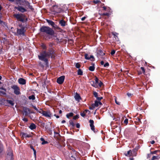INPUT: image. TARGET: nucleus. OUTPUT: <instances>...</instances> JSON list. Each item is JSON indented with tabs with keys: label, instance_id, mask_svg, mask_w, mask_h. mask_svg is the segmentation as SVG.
<instances>
[{
	"label": "nucleus",
	"instance_id": "nucleus-1",
	"mask_svg": "<svg viewBox=\"0 0 160 160\" xmlns=\"http://www.w3.org/2000/svg\"><path fill=\"white\" fill-rule=\"evenodd\" d=\"M53 45L52 43H50L49 46L50 48L48 52H46L45 51H42L40 53V55L38 56L39 59L42 61H44L46 63L48 62V58H49L51 55L52 58H54L55 55L54 54V51L51 48Z\"/></svg>",
	"mask_w": 160,
	"mask_h": 160
},
{
	"label": "nucleus",
	"instance_id": "nucleus-2",
	"mask_svg": "<svg viewBox=\"0 0 160 160\" xmlns=\"http://www.w3.org/2000/svg\"><path fill=\"white\" fill-rule=\"evenodd\" d=\"M40 30L41 32L49 35L52 36L54 34V31L49 27L42 26Z\"/></svg>",
	"mask_w": 160,
	"mask_h": 160
},
{
	"label": "nucleus",
	"instance_id": "nucleus-3",
	"mask_svg": "<svg viewBox=\"0 0 160 160\" xmlns=\"http://www.w3.org/2000/svg\"><path fill=\"white\" fill-rule=\"evenodd\" d=\"M13 156L12 151L11 148H8L6 156V160H13Z\"/></svg>",
	"mask_w": 160,
	"mask_h": 160
},
{
	"label": "nucleus",
	"instance_id": "nucleus-4",
	"mask_svg": "<svg viewBox=\"0 0 160 160\" xmlns=\"http://www.w3.org/2000/svg\"><path fill=\"white\" fill-rule=\"evenodd\" d=\"M20 1L21 4L24 6L26 8L27 7L32 11L34 10V9L30 5V3L28 1L26 0H21Z\"/></svg>",
	"mask_w": 160,
	"mask_h": 160
},
{
	"label": "nucleus",
	"instance_id": "nucleus-5",
	"mask_svg": "<svg viewBox=\"0 0 160 160\" xmlns=\"http://www.w3.org/2000/svg\"><path fill=\"white\" fill-rule=\"evenodd\" d=\"M13 16L19 21L22 22H23L24 21V16L22 14H14Z\"/></svg>",
	"mask_w": 160,
	"mask_h": 160
},
{
	"label": "nucleus",
	"instance_id": "nucleus-6",
	"mask_svg": "<svg viewBox=\"0 0 160 160\" xmlns=\"http://www.w3.org/2000/svg\"><path fill=\"white\" fill-rule=\"evenodd\" d=\"M39 112L41 113L43 116L46 117H51L52 116V114L50 111H42V112L41 111Z\"/></svg>",
	"mask_w": 160,
	"mask_h": 160
},
{
	"label": "nucleus",
	"instance_id": "nucleus-7",
	"mask_svg": "<svg viewBox=\"0 0 160 160\" xmlns=\"http://www.w3.org/2000/svg\"><path fill=\"white\" fill-rule=\"evenodd\" d=\"M12 88L14 90V93L16 95L20 94V89L16 85H14L12 87Z\"/></svg>",
	"mask_w": 160,
	"mask_h": 160
},
{
	"label": "nucleus",
	"instance_id": "nucleus-8",
	"mask_svg": "<svg viewBox=\"0 0 160 160\" xmlns=\"http://www.w3.org/2000/svg\"><path fill=\"white\" fill-rule=\"evenodd\" d=\"M25 31V28L23 27L20 29H18L17 32L18 35L24 36L25 35L24 32Z\"/></svg>",
	"mask_w": 160,
	"mask_h": 160
},
{
	"label": "nucleus",
	"instance_id": "nucleus-9",
	"mask_svg": "<svg viewBox=\"0 0 160 160\" xmlns=\"http://www.w3.org/2000/svg\"><path fill=\"white\" fill-rule=\"evenodd\" d=\"M65 79V76H62L57 79V82L59 84H62L64 82Z\"/></svg>",
	"mask_w": 160,
	"mask_h": 160
},
{
	"label": "nucleus",
	"instance_id": "nucleus-10",
	"mask_svg": "<svg viewBox=\"0 0 160 160\" xmlns=\"http://www.w3.org/2000/svg\"><path fill=\"white\" fill-rule=\"evenodd\" d=\"M15 8L18 11L22 12H24L27 11L26 9L22 6H18V7H15Z\"/></svg>",
	"mask_w": 160,
	"mask_h": 160
},
{
	"label": "nucleus",
	"instance_id": "nucleus-11",
	"mask_svg": "<svg viewBox=\"0 0 160 160\" xmlns=\"http://www.w3.org/2000/svg\"><path fill=\"white\" fill-rule=\"evenodd\" d=\"M47 22L49 24L51 25L53 27H54L55 28H56L57 29H60V28L58 27L57 26H54L55 23H54L51 20H49L48 19L46 20Z\"/></svg>",
	"mask_w": 160,
	"mask_h": 160
},
{
	"label": "nucleus",
	"instance_id": "nucleus-12",
	"mask_svg": "<svg viewBox=\"0 0 160 160\" xmlns=\"http://www.w3.org/2000/svg\"><path fill=\"white\" fill-rule=\"evenodd\" d=\"M85 58L87 60H89L91 59H91V60L92 61H93L94 60V58L93 56L90 55L89 56L88 54H85Z\"/></svg>",
	"mask_w": 160,
	"mask_h": 160
},
{
	"label": "nucleus",
	"instance_id": "nucleus-13",
	"mask_svg": "<svg viewBox=\"0 0 160 160\" xmlns=\"http://www.w3.org/2000/svg\"><path fill=\"white\" fill-rule=\"evenodd\" d=\"M90 123V126L92 130L94 131L95 130L94 126V121L92 120H90L89 121Z\"/></svg>",
	"mask_w": 160,
	"mask_h": 160
},
{
	"label": "nucleus",
	"instance_id": "nucleus-14",
	"mask_svg": "<svg viewBox=\"0 0 160 160\" xmlns=\"http://www.w3.org/2000/svg\"><path fill=\"white\" fill-rule=\"evenodd\" d=\"M74 98L75 100L78 102H79L80 100L81 99V98L80 95L77 93H76Z\"/></svg>",
	"mask_w": 160,
	"mask_h": 160
},
{
	"label": "nucleus",
	"instance_id": "nucleus-15",
	"mask_svg": "<svg viewBox=\"0 0 160 160\" xmlns=\"http://www.w3.org/2000/svg\"><path fill=\"white\" fill-rule=\"evenodd\" d=\"M93 95L97 98L98 100L100 101L102 99V97H99L98 96V93L94 91L93 92Z\"/></svg>",
	"mask_w": 160,
	"mask_h": 160
},
{
	"label": "nucleus",
	"instance_id": "nucleus-16",
	"mask_svg": "<svg viewBox=\"0 0 160 160\" xmlns=\"http://www.w3.org/2000/svg\"><path fill=\"white\" fill-rule=\"evenodd\" d=\"M19 84L22 85H24L26 84V80L22 78H20L18 80Z\"/></svg>",
	"mask_w": 160,
	"mask_h": 160
},
{
	"label": "nucleus",
	"instance_id": "nucleus-17",
	"mask_svg": "<svg viewBox=\"0 0 160 160\" xmlns=\"http://www.w3.org/2000/svg\"><path fill=\"white\" fill-rule=\"evenodd\" d=\"M21 136L23 137L29 138L31 137L30 135L24 132H21L20 134Z\"/></svg>",
	"mask_w": 160,
	"mask_h": 160
},
{
	"label": "nucleus",
	"instance_id": "nucleus-18",
	"mask_svg": "<svg viewBox=\"0 0 160 160\" xmlns=\"http://www.w3.org/2000/svg\"><path fill=\"white\" fill-rule=\"evenodd\" d=\"M23 111L25 116H27L29 113L30 110L28 108H24L23 110Z\"/></svg>",
	"mask_w": 160,
	"mask_h": 160
},
{
	"label": "nucleus",
	"instance_id": "nucleus-19",
	"mask_svg": "<svg viewBox=\"0 0 160 160\" xmlns=\"http://www.w3.org/2000/svg\"><path fill=\"white\" fill-rule=\"evenodd\" d=\"M59 23L62 26L64 27L66 26V22L63 20H62L59 22Z\"/></svg>",
	"mask_w": 160,
	"mask_h": 160
},
{
	"label": "nucleus",
	"instance_id": "nucleus-20",
	"mask_svg": "<svg viewBox=\"0 0 160 160\" xmlns=\"http://www.w3.org/2000/svg\"><path fill=\"white\" fill-rule=\"evenodd\" d=\"M29 128L30 129L33 130L36 128V125L34 123H32L29 126Z\"/></svg>",
	"mask_w": 160,
	"mask_h": 160
},
{
	"label": "nucleus",
	"instance_id": "nucleus-21",
	"mask_svg": "<svg viewBox=\"0 0 160 160\" xmlns=\"http://www.w3.org/2000/svg\"><path fill=\"white\" fill-rule=\"evenodd\" d=\"M125 156H130L132 155V151L131 150L128 151L127 153L125 154Z\"/></svg>",
	"mask_w": 160,
	"mask_h": 160
},
{
	"label": "nucleus",
	"instance_id": "nucleus-22",
	"mask_svg": "<svg viewBox=\"0 0 160 160\" xmlns=\"http://www.w3.org/2000/svg\"><path fill=\"white\" fill-rule=\"evenodd\" d=\"M40 140L42 141V145L45 144H47L48 143V142L47 141H45L44 140V139L43 138H40Z\"/></svg>",
	"mask_w": 160,
	"mask_h": 160
},
{
	"label": "nucleus",
	"instance_id": "nucleus-23",
	"mask_svg": "<svg viewBox=\"0 0 160 160\" xmlns=\"http://www.w3.org/2000/svg\"><path fill=\"white\" fill-rule=\"evenodd\" d=\"M98 101H95L94 103L92 104L93 106L95 108L98 107L99 106V103H98Z\"/></svg>",
	"mask_w": 160,
	"mask_h": 160
},
{
	"label": "nucleus",
	"instance_id": "nucleus-24",
	"mask_svg": "<svg viewBox=\"0 0 160 160\" xmlns=\"http://www.w3.org/2000/svg\"><path fill=\"white\" fill-rule=\"evenodd\" d=\"M160 158V157L159 156H153L152 157L151 160H155L156 159H158L159 158Z\"/></svg>",
	"mask_w": 160,
	"mask_h": 160
},
{
	"label": "nucleus",
	"instance_id": "nucleus-25",
	"mask_svg": "<svg viewBox=\"0 0 160 160\" xmlns=\"http://www.w3.org/2000/svg\"><path fill=\"white\" fill-rule=\"evenodd\" d=\"M73 114L72 112H70L67 114L66 115L67 118H69L70 117L73 116Z\"/></svg>",
	"mask_w": 160,
	"mask_h": 160
},
{
	"label": "nucleus",
	"instance_id": "nucleus-26",
	"mask_svg": "<svg viewBox=\"0 0 160 160\" xmlns=\"http://www.w3.org/2000/svg\"><path fill=\"white\" fill-rule=\"evenodd\" d=\"M95 69V67L94 66H90L89 68V70L91 71H93Z\"/></svg>",
	"mask_w": 160,
	"mask_h": 160
},
{
	"label": "nucleus",
	"instance_id": "nucleus-27",
	"mask_svg": "<svg viewBox=\"0 0 160 160\" xmlns=\"http://www.w3.org/2000/svg\"><path fill=\"white\" fill-rule=\"evenodd\" d=\"M78 75H82L83 74L82 70L81 69H79L78 71Z\"/></svg>",
	"mask_w": 160,
	"mask_h": 160
},
{
	"label": "nucleus",
	"instance_id": "nucleus-28",
	"mask_svg": "<svg viewBox=\"0 0 160 160\" xmlns=\"http://www.w3.org/2000/svg\"><path fill=\"white\" fill-rule=\"evenodd\" d=\"M3 150V146L1 142H0V153Z\"/></svg>",
	"mask_w": 160,
	"mask_h": 160
},
{
	"label": "nucleus",
	"instance_id": "nucleus-29",
	"mask_svg": "<svg viewBox=\"0 0 160 160\" xmlns=\"http://www.w3.org/2000/svg\"><path fill=\"white\" fill-rule=\"evenodd\" d=\"M28 98L30 100H34L35 99V97L34 95H32L31 96H29L28 97Z\"/></svg>",
	"mask_w": 160,
	"mask_h": 160
},
{
	"label": "nucleus",
	"instance_id": "nucleus-30",
	"mask_svg": "<svg viewBox=\"0 0 160 160\" xmlns=\"http://www.w3.org/2000/svg\"><path fill=\"white\" fill-rule=\"evenodd\" d=\"M8 103L10 104H11L12 106H13L14 104V103L11 100H8L7 101Z\"/></svg>",
	"mask_w": 160,
	"mask_h": 160
},
{
	"label": "nucleus",
	"instance_id": "nucleus-31",
	"mask_svg": "<svg viewBox=\"0 0 160 160\" xmlns=\"http://www.w3.org/2000/svg\"><path fill=\"white\" fill-rule=\"evenodd\" d=\"M69 124L70 125H71L72 127H73L75 126V124L73 122L72 120H70L69 121Z\"/></svg>",
	"mask_w": 160,
	"mask_h": 160
},
{
	"label": "nucleus",
	"instance_id": "nucleus-32",
	"mask_svg": "<svg viewBox=\"0 0 160 160\" xmlns=\"http://www.w3.org/2000/svg\"><path fill=\"white\" fill-rule=\"evenodd\" d=\"M41 46L43 49H46L47 48L46 46L44 44H42Z\"/></svg>",
	"mask_w": 160,
	"mask_h": 160
},
{
	"label": "nucleus",
	"instance_id": "nucleus-33",
	"mask_svg": "<svg viewBox=\"0 0 160 160\" xmlns=\"http://www.w3.org/2000/svg\"><path fill=\"white\" fill-rule=\"evenodd\" d=\"M76 67L78 68H79L80 67V65L79 63H77L75 64Z\"/></svg>",
	"mask_w": 160,
	"mask_h": 160
},
{
	"label": "nucleus",
	"instance_id": "nucleus-34",
	"mask_svg": "<svg viewBox=\"0 0 160 160\" xmlns=\"http://www.w3.org/2000/svg\"><path fill=\"white\" fill-rule=\"evenodd\" d=\"M93 2L95 4H97L99 3H100L101 1L99 0H96L93 1Z\"/></svg>",
	"mask_w": 160,
	"mask_h": 160
},
{
	"label": "nucleus",
	"instance_id": "nucleus-35",
	"mask_svg": "<svg viewBox=\"0 0 160 160\" xmlns=\"http://www.w3.org/2000/svg\"><path fill=\"white\" fill-rule=\"evenodd\" d=\"M92 82L93 84H92V85L93 87L95 88H97V87H98V86L94 82Z\"/></svg>",
	"mask_w": 160,
	"mask_h": 160
},
{
	"label": "nucleus",
	"instance_id": "nucleus-36",
	"mask_svg": "<svg viewBox=\"0 0 160 160\" xmlns=\"http://www.w3.org/2000/svg\"><path fill=\"white\" fill-rule=\"evenodd\" d=\"M117 98L116 97H115V103H116V104H117L118 105H120V102H119L117 101Z\"/></svg>",
	"mask_w": 160,
	"mask_h": 160
},
{
	"label": "nucleus",
	"instance_id": "nucleus-37",
	"mask_svg": "<svg viewBox=\"0 0 160 160\" xmlns=\"http://www.w3.org/2000/svg\"><path fill=\"white\" fill-rule=\"evenodd\" d=\"M95 80V83L97 84H98L99 82V81H98L99 80H98V78L97 77H96Z\"/></svg>",
	"mask_w": 160,
	"mask_h": 160
},
{
	"label": "nucleus",
	"instance_id": "nucleus-38",
	"mask_svg": "<svg viewBox=\"0 0 160 160\" xmlns=\"http://www.w3.org/2000/svg\"><path fill=\"white\" fill-rule=\"evenodd\" d=\"M103 65L104 67H108L109 66V64L108 62H106Z\"/></svg>",
	"mask_w": 160,
	"mask_h": 160
},
{
	"label": "nucleus",
	"instance_id": "nucleus-39",
	"mask_svg": "<svg viewBox=\"0 0 160 160\" xmlns=\"http://www.w3.org/2000/svg\"><path fill=\"white\" fill-rule=\"evenodd\" d=\"M79 118V115H76L75 116H74L73 117V119L75 120L77 119H78Z\"/></svg>",
	"mask_w": 160,
	"mask_h": 160
},
{
	"label": "nucleus",
	"instance_id": "nucleus-40",
	"mask_svg": "<svg viewBox=\"0 0 160 160\" xmlns=\"http://www.w3.org/2000/svg\"><path fill=\"white\" fill-rule=\"evenodd\" d=\"M128 119H126L124 121V123L126 124H127L128 123Z\"/></svg>",
	"mask_w": 160,
	"mask_h": 160
},
{
	"label": "nucleus",
	"instance_id": "nucleus-41",
	"mask_svg": "<svg viewBox=\"0 0 160 160\" xmlns=\"http://www.w3.org/2000/svg\"><path fill=\"white\" fill-rule=\"evenodd\" d=\"M22 120L25 122H27L28 121V119L27 118H24L22 119Z\"/></svg>",
	"mask_w": 160,
	"mask_h": 160
},
{
	"label": "nucleus",
	"instance_id": "nucleus-42",
	"mask_svg": "<svg viewBox=\"0 0 160 160\" xmlns=\"http://www.w3.org/2000/svg\"><path fill=\"white\" fill-rule=\"evenodd\" d=\"M115 51L114 50H112L111 52V54L112 55H113L115 53Z\"/></svg>",
	"mask_w": 160,
	"mask_h": 160
},
{
	"label": "nucleus",
	"instance_id": "nucleus-43",
	"mask_svg": "<svg viewBox=\"0 0 160 160\" xmlns=\"http://www.w3.org/2000/svg\"><path fill=\"white\" fill-rule=\"evenodd\" d=\"M140 68L142 70L143 73H145V70L144 68L143 67H141Z\"/></svg>",
	"mask_w": 160,
	"mask_h": 160
},
{
	"label": "nucleus",
	"instance_id": "nucleus-44",
	"mask_svg": "<svg viewBox=\"0 0 160 160\" xmlns=\"http://www.w3.org/2000/svg\"><path fill=\"white\" fill-rule=\"evenodd\" d=\"M86 113L83 112L81 113V115L82 117H84L85 116Z\"/></svg>",
	"mask_w": 160,
	"mask_h": 160
},
{
	"label": "nucleus",
	"instance_id": "nucleus-45",
	"mask_svg": "<svg viewBox=\"0 0 160 160\" xmlns=\"http://www.w3.org/2000/svg\"><path fill=\"white\" fill-rule=\"evenodd\" d=\"M84 112L86 114L87 113H88V114H89L90 113V111L89 110H85Z\"/></svg>",
	"mask_w": 160,
	"mask_h": 160
},
{
	"label": "nucleus",
	"instance_id": "nucleus-46",
	"mask_svg": "<svg viewBox=\"0 0 160 160\" xmlns=\"http://www.w3.org/2000/svg\"><path fill=\"white\" fill-rule=\"evenodd\" d=\"M98 84L99 87H101L102 85V83L101 81H100V82H99L98 83Z\"/></svg>",
	"mask_w": 160,
	"mask_h": 160
},
{
	"label": "nucleus",
	"instance_id": "nucleus-47",
	"mask_svg": "<svg viewBox=\"0 0 160 160\" xmlns=\"http://www.w3.org/2000/svg\"><path fill=\"white\" fill-rule=\"evenodd\" d=\"M95 108L94 106H93V104H92V106L89 107V109L91 110Z\"/></svg>",
	"mask_w": 160,
	"mask_h": 160
},
{
	"label": "nucleus",
	"instance_id": "nucleus-48",
	"mask_svg": "<svg viewBox=\"0 0 160 160\" xmlns=\"http://www.w3.org/2000/svg\"><path fill=\"white\" fill-rule=\"evenodd\" d=\"M33 150L34 152V156L35 157L36 156V151L34 149H33Z\"/></svg>",
	"mask_w": 160,
	"mask_h": 160
},
{
	"label": "nucleus",
	"instance_id": "nucleus-49",
	"mask_svg": "<svg viewBox=\"0 0 160 160\" xmlns=\"http://www.w3.org/2000/svg\"><path fill=\"white\" fill-rule=\"evenodd\" d=\"M158 152V151H155L153 152H151V153L152 154H155Z\"/></svg>",
	"mask_w": 160,
	"mask_h": 160
},
{
	"label": "nucleus",
	"instance_id": "nucleus-50",
	"mask_svg": "<svg viewBox=\"0 0 160 160\" xmlns=\"http://www.w3.org/2000/svg\"><path fill=\"white\" fill-rule=\"evenodd\" d=\"M86 17L85 16L84 17H83L81 18V20L82 21H83L85 20V19L86 18Z\"/></svg>",
	"mask_w": 160,
	"mask_h": 160
},
{
	"label": "nucleus",
	"instance_id": "nucleus-51",
	"mask_svg": "<svg viewBox=\"0 0 160 160\" xmlns=\"http://www.w3.org/2000/svg\"><path fill=\"white\" fill-rule=\"evenodd\" d=\"M76 126L77 128H80V125L79 123H77L76 125Z\"/></svg>",
	"mask_w": 160,
	"mask_h": 160
},
{
	"label": "nucleus",
	"instance_id": "nucleus-52",
	"mask_svg": "<svg viewBox=\"0 0 160 160\" xmlns=\"http://www.w3.org/2000/svg\"><path fill=\"white\" fill-rule=\"evenodd\" d=\"M34 108L36 111H38V108L35 107V106H33V107Z\"/></svg>",
	"mask_w": 160,
	"mask_h": 160
},
{
	"label": "nucleus",
	"instance_id": "nucleus-53",
	"mask_svg": "<svg viewBox=\"0 0 160 160\" xmlns=\"http://www.w3.org/2000/svg\"><path fill=\"white\" fill-rule=\"evenodd\" d=\"M104 62L103 61H101V64L102 65H104Z\"/></svg>",
	"mask_w": 160,
	"mask_h": 160
},
{
	"label": "nucleus",
	"instance_id": "nucleus-54",
	"mask_svg": "<svg viewBox=\"0 0 160 160\" xmlns=\"http://www.w3.org/2000/svg\"><path fill=\"white\" fill-rule=\"evenodd\" d=\"M127 95L129 97H130L131 95V94L129 93H128L127 94Z\"/></svg>",
	"mask_w": 160,
	"mask_h": 160
},
{
	"label": "nucleus",
	"instance_id": "nucleus-55",
	"mask_svg": "<svg viewBox=\"0 0 160 160\" xmlns=\"http://www.w3.org/2000/svg\"><path fill=\"white\" fill-rule=\"evenodd\" d=\"M154 143H155V141L153 140L151 142V143L152 144H153Z\"/></svg>",
	"mask_w": 160,
	"mask_h": 160
},
{
	"label": "nucleus",
	"instance_id": "nucleus-56",
	"mask_svg": "<svg viewBox=\"0 0 160 160\" xmlns=\"http://www.w3.org/2000/svg\"><path fill=\"white\" fill-rule=\"evenodd\" d=\"M98 103H99V105H102V103H101V102H99V101H98Z\"/></svg>",
	"mask_w": 160,
	"mask_h": 160
},
{
	"label": "nucleus",
	"instance_id": "nucleus-57",
	"mask_svg": "<svg viewBox=\"0 0 160 160\" xmlns=\"http://www.w3.org/2000/svg\"><path fill=\"white\" fill-rule=\"evenodd\" d=\"M54 116H56L57 118H59V117L58 115H56L55 114L54 115Z\"/></svg>",
	"mask_w": 160,
	"mask_h": 160
},
{
	"label": "nucleus",
	"instance_id": "nucleus-58",
	"mask_svg": "<svg viewBox=\"0 0 160 160\" xmlns=\"http://www.w3.org/2000/svg\"><path fill=\"white\" fill-rule=\"evenodd\" d=\"M66 122V121L64 120H63L62 121V123H64Z\"/></svg>",
	"mask_w": 160,
	"mask_h": 160
},
{
	"label": "nucleus",
	"instance_id": "nucleus-59",
	"mask_svg": "<svg viewBox=\"0 0 160 160\" xmlns=\"http://www.w3.org/2000/svg\"><path fill=\"white\" fill-rule=\"evenodd\" d=\"M103 8L104 10H106V8L105 7H103Z\"/></svg>",
	"mask_w": 160,
	"mask_h": 160
},
{
	"label": "nucleus",
	"instance_id": "nucleus-60",
	"mask_svg": "<svg viewBox=\"0 0 160 160\" xmlns=\"http://www.w3.org/2000/svg\"><path fill=\"white\" fill-rule=\"evenodd\" d=\"M104 14V15H108V13H104V14Z\"/></svg>",
	"mask_w": 160,
	"mask_h": 160
},
{
	"label": "nucleus",
	"instance_id": "nucleus-61",
	"mask_svg": "<svg viewBox=\"0 0 160 160\" xmlns=\"http://www.w3.org/2000/svg\"><path fill=\"white\" fill-rule=\"evenodd\" d=\"M54 133H55V134H57V135L59 134L58 133V132H54Z\"/></svg>",
	"mask_w": 160,
	"mask_h": 160
},
{
	"label": "nucleus",
	"instance_id": "nucleus-62",
	"mask_svg": "<svg viewBox=\"0 0 160 160\" xmlns=\"http://www.w3.org/2000/svg\"><path fill=\"white\" fill-rule=\"evenodd\" d=\"M30 148L32 150H33V149H34L32 146H31Z\"/></svg>",
	"mask_w": 160,
	"mask_h": 160
},
{
	"label": "nucleus",
	"instance_id": "nucleus-63",
	"mask_svg": "<svg viewBox=\"0 0 160 160\" xmlns=\"http://www.w3.org/2000/svg\"><path fill=\"white\" fill-rule=\"evenodd\" d=\"M62 112V111L61 110H59V113H61Z\"/></svg>",
	"mask_w": 160,
	"mask_h": 160
},
{
	"label": "nucleus",
	"instance_id": "nucleus-64",
	"mask_svg": "<svg viewBox=\"0 0 160 160\" xmlns=\"http://www.w3.org/2000/svg\"><path fill=\"white\" fill-rule=\"evenodd\" d=\"M9 0L11 2H14L15 0Z\"/></svg>",
	"mask_w": 160,
	"mask_h": 160
}]
</instances>
